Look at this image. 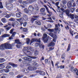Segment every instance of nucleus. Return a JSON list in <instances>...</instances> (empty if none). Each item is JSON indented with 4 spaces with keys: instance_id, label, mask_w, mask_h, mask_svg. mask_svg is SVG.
Here are the masks:
<instances>
[{
    "instance_id": "e433bc0d",
    "label": "nucleus",
    "mask_w": 78,
    "mask_h": 78,
    "mask_svg": "<svg viewBox=\"0 0 78 78\" xmlns=\"http://www.w3.org/2000/svg\"><path fill=\"white\" fill-rule=\"evenodd\" d=\"M0 9H3V6L2 4V2H0Z\"/></svg>"
},
{
    "instance_id": "3c124183",
    "label": "nucleus",
    "mask_w": 78,
    "mask_h": 78,
    "mask_svg": "<svg viewBox=\"0 0 78 78\" xmlns=\"http://www.w3.org/2000/svg\"><path fill=\"white\" fill-rule=\"evenodd\" d=\"M39 17V16H33V17L35 18V19H37V18H38Z\"/></svg>"
},
{
    "instance_id": "0e129e2a",
    "label": "nucleus",
    "mask_w": 78,
    "mask_h": 78,
    "mask_svg": "<svg viewBox=\"0 0 78 78\" xmlns=\"http://www.w3.org/2000/svg\"><path fill=\"white\" fill-rule=\"evenodd\" d=\"M65 28L66 30H69V26H67L66 27H65Z\"/></svg>"
},
{
    "instance_id": "5701e85b",
    "label": "nucleus",
    "mask_w": 78,
    "mask_h": 78,
    "mask_svg": "<svg viewBox=\"0 0 78 78\" xmlns=\"http://www.w3.org/2000/svg\"><path fill=\"white\" fill-rule=\"evenodd\" d=\"M26 43L27 45H28L30 42V39L29 38H27L26 39Z\"/></svg>"
},
{
    "instance_id": "6e6552de",
    "label": "nucleus",
    "mask_w": 78,
    "mask_h": 78,
    "mask_svg": "<svg viewBox=\"0 0 78 78\" xmlns=\"http://www.w3.org/2000/svg\"><path fill=\"white\" fill-rule=\"evenodd\" d=\"M10 35H9L8 34H3L2 36H0V41H3V38H4L5 37H9Z\"/></svg>"
},
{
    "instance_id": "79ce46f5",
    "label": "nucleus",
    "mask_w": 78,
    "mask_h": 78,
    "mask_svg": "<svg viewBox=\"0 0 78 78\" xmlns=\"http://www.w3.org/2000/svg\"><path fill=\"white\" fill-rule=\"evenodd\" d=\"M61 74H59L57 76L56 78H61Z\"/></svg>"
},
{
    "instance_id": "37998d69",
    "label": "nucleus",
    "mask_w": 78,
    "mask_h": 78,
    "mask_svg": "<svg viewBox=\"0 0 78 78\" xmlns=\"http://www.w3.org/2000/svg\"><path fill=\"white\" fill-rule=\"evenodd\" d=\"M15 22V25H16V26H18V25H19V23L17 21H14Z\"/></svg>"
},
{
    "instance_id": "a211bd4d",
    "label": "nucleus",
    "mask_w": 78,
    "mask_h": 78,
    "mask_svg": "<svg viewBox=\"0 0 78 78\" xmlns=\"http://www.w3.org/2000/svg\"><path fill=\"white\" fill-rule=\"evenodd\" d=\"M68 7V8H71L72 5V3L70 2H69L67 4Z\"/></svg>"
},
{
    "instance_id": "8fccbe9b",
    "label": "nucleus",
    "mask_w": 78,
    "mask_h": 78,
    "mask_svg": "<svg viewBox=\"0 0 78 78\" xmlns=\"http://www.w3.org/2000/svg\"><path fill=\"white\" fill-rule=\"evenodd\" d=\"M11 28V27H7L6 28V29L7 31H8V30H10V29Z\"/></svg>"
},
{
    "instance_id": "69168bd1",
    "label": "nucleus",
    "mask_w": 78,
    "mask_h": 78,
    "mask_svg": "<svg viewBox=\"0 0 78 78\" xmlns=\"http://www.w3.org/2000/svg\"><path fill=\"white\" fill-rule=\"evenodd\" d=\"M60 69H64V65L63 66H60Z\"/></svg>"
},
{
    "instance_id": "c03bdc74",
    "label": "nucleus",
    "mask_w": 78,
    "mask_h": 78,
    "mask_svg": "<svg viewBox=\"0 0 78 78\" xmlns=\"http://www.w3.org/2000/svg\"><path fill=\"white\" fill-rule=\"evenodd\" d=\"M5 17H6V18H9V17H11V15L10 14H7Z\"/></svg>"
},
{
    "instance_id": "f8f14e48",
    "label": "nucleus",
    "mask_w": 78,
    "mask_h": 78,
    "mask_svg": "<svg viewBox=\"0 0 78 78\" xmlns=\"http://www.w3.org/2000/svg\"><path fill=\"white\" fill-rule=\"evenodd\" d=\"M66 14L68 16L70 15V10L69 9H66L65 10Z\"/></svg>"
},
{
    "instance_id": "774afa93",
    "label": "nucleus",
    "mask_w": 78,
    "mask_h": 78,
    "mask_svg": "<svg viewBox=\"0 0 78 78\" xmlns=\"http://www.w3.org/2000/svg\"><path fill=\"white\" fill-rule=\"evenodd\" d=\"M13 0H9V3H13Z\"/></svg>"
},
{
    "instance_id": "a18cd8bd",
    "label": "nucleus",
    "mask_w": 78,
    "mask_h": 78,
    "mask_svg": "<svg viewBox=\"0 0 78 78\" xmlns=\"http://www.w3.org/2000/svg\"><path fill=\"white\" fill-rule=\"evenodd\" d=\"M62 8H64V9H66L67 7H66V6L65 5H61Z\"/></svg>"
},
{
    "instance_id": "f704fd0d",
    "label": "nucleus",
    "mask_w": 78,
    "mask_h": 78,
    "mask_svg": "<svg viewBox=\"0 0 78 78\" xmlns=\"http://www.w3.org/2000/svg\"><path fill=\"white\" fill-rule=\"evenodd\" d=\"M39 52L37 50H36L34 52V55L35 56H37L38 55Z\"/></svg>"
},
{
    "instance_id": "7c9ffc66",
    "label": "nucleus",
    "mask_w": 78,
    "mask_h": 78,
    "mask_svg": "<svg viewBox=\"0 0 78 78\" xmlns=\"http://www.w3.org/2000/svg\"><path fill=\"white\" fill-rule=\"evenodd\" d=\"M24 11L26 13V14H28L29 12V10L25 8L24 9Z\"/></svg>"
},
{
    "instance_id": "0eeeda50",
    "label": "nucleus",
    "mask_w": 78,
    "mask_h": 78,
    "mask_svg": "<svg viewBox=\"0 0 78 78\" xmlns=\"http://www.w3.org/2000/svg\"><path fill=\"white\" fill-rule=\"evenodd\" d=\"M39 42L40 43H41V40H40V38H39L38 39L32 38L30 41V44H32V43H33V42Z\"/></svg>"
},
{
    "instance_id": "a19ab883",
    "label": "nucleus",
    "mask_w": 78,
    "mask_h": 78,
    "mask_svg": "<svg viewBox=\"0 0 78 78\" xmlns=\"http://www.w3.org/2000/svg\"><path fill=\"white\" fill-rule=\"evenodd\" d=\"M9 21H11V22H13V21H14L15 20V19L14 18H12L9 19Z\"/></svg>"
},
{
    "instance_id": "bf43d9fd",
    "label": "nucleus",
    "mask_w": 78,
    "mask_h": 78,
    "mask_svg": "<svg viewBox=\"0 0 78 78\" xmlns=\"http://www.w3.org/2000/svg\"><path fill=\"white\" fill-rule=\"evenodd\" d=\"M23 58H24V60H26V61H27L28 60V57H23Z\"/></svg>"
},
{
    "instance_id": "338daca9",
    "label": "nucleus",
    "mask_w": 78,
    "mask_h": 78,
    "mask_svg": "<svg viewBox=\"0 0 78 78\" xmlns=\"http://www.w3.org/2000/svg\"><path fill=\"white\" fill-rule=\"evenodd\" d=\"M59 16L60 17H61V18H63V14H59Z\"/></svg>"
},
{
    "instance_id": "f257e3e1",
    "label": "nucleus",
    "mask_w": 78,
    "mask_h": 78,
    "mask_svg": "<svg viewBox=\"0 0 78 78\" xmlns=\"http://www.w3.org/2000/svg\"><path fill=\"white\" fill-rule=\"evenodd\" d=\"M15 44L12 43L11 44L7 43L2 44L0 45V50L5 49H12V47H14Z\"/></svg>"
},
{
    "instance_id": "bb28decb",
    "label": "nucleus",
    "mask_w": 78,
    "mask_h": 78,
    "mask_svg": "<svg viewBox=\"0 0 78 78\" xmlns=\"http://www.w3.org/2000/svg\"><path fill=\"white\" fill-rule=\"evenodd\" d=\"M27 48V50H32V48L30 46H27V47L25 48Z\"/></svg>"
},
{
    "instance_id": "4d7b16f0",
    "label": "nucleus",
    "mask_w": 78,
    "mask_h": 78,
    "mask_svg": "<svg viewBox=\"0 0 78 78\" xmlns=\"http://www.w3.org/2000/svg\"><path fill=\"white\" fill-rule=\"evenodd\" d=\"M27 61H28V62H31L32 61V59L28 58Z\"/></svg>"
},
{
    "instance_id": "ddd939ff",
    "label": "nucleus",
    "mask_w": 78,
    "mask_h": 78,
    "mask_svg": "<svg viewBox=\"0 0 78 78\" xmlns=\"http://www.w3.org/2000/svg\"><path fill=\"white\" fill-rule=\"evenodd\" d=\"M9 64L10 65V66H12L13 67H17V65L16 64H15L14 63H13L12 62H9Z\"/></svg>"
},
{
    "instance_id": "864d4df0",
    "label": "nucleus",
    "mask_w": 78,
    "mask_h": 78,
    "mask_svg": "<svg viewBox=\"0 0 78 78\" xmlns=\"http://www.w3.org/2000/svg\"><path fill=\"white\" fill-rule=\"evenodd\" d=\"M29 57L30 58H32V59H36V58H37L36 57L29 56Z\"/></svg>"
},
{
    "instance_id": "393cba45",
    "label": "nucleus",
    "mask_w": 78,
    "mask_h": 78,
    "mask_svg": "<svg viewBox=\"0 0 78 78\" xmlns=\"http://www.w3.org/2000/svg\"><path fill=\"white\" fill-rule=\"evenodd\" d=\"M5 61V59L4 58H0V63H2Z\"/></svg>"
},
{
    "instance_id": "4be33fe9",
    "label": "nucleus",
    "mask_w": 78,
    "mask_h": 78,
    "mask_svg": "<svg viewBox=\"0 0 78 78\" xmlns=\"http://www.w3.org/2000/svg\"><path fill=\"white\" fill-rule=\"evenodd\" d=\"M55 33H57L58 30V31H59V32H60V31H61V29H59L58 28H55Z\"/></svg>"
},
{
    "instance_id": "09e8293b",
    "label": "nucleus",
    "mask_w": 78,
    "mask_h": 78,
    "mask_svg": "<svg viewBox=\"0 0 78 78\" xmlns=\"http://www.w3.org/2000/svg\"><path fill=\"white\" fill-rule=\"evenodd\" d=\"M62 3H63V5H66V4L67 3V1L66 0H63V1H62Z\"/></svg>"
},
{
    "instance_id": "4c0bfd02",
    "label": "nucleus",
    "mask_w": 78,
    "mask_h": 78,
    "mask_svg": "<svg viewBox=\"0 0 78 78\" xmlns=\"http://www.w3.org/2000/svg\"><path fill=\"white\" fill-rule=\"evenodd\" d=\"M23 52L24 53V54L26 55L28 50L27 49H23Z\"/></svg>"
},
{
    "instance_id": "f3484780",
    "label": "nucleus",
    "mask_w": 78,
    "mask_h": 78,
    "mask_svg": "<svg viewBox=\"0 0 78 78\" xmlns=\"http://www.w3.org/2000/svg\"><path fill=\"white\" fill-rule=\"evenodd\" d=\"M55 43L53 42H51L48 44V46L49 47H54L55 46Z\"/></svg>"
},
{
    "instance_id": "5fc2aeb1",
    "label": "nucleus",
    "mask_w": 78,
    "mask_h": 78,
    "mask_svg": "<svg viewBox=\"0 0 78 78\" xmlns=\"http://www.w3.org/2000/svg\"><path fill=\"white\" fill-rule=\"evenodd\" d=\"M9 73L10 75L12 76L14 75V73L13 72H10Z\"/></svg>"
},
{
    "instance_id": "c9c22d12",
    "label": "nucleus",
    "mask_w": 78,
    "mask_h": 78,
    "mask_svg": "<svg viewBox=\"0 0 78 78\" xmlns=\"http://www.w3.org/2000/svg\"><path fill=\"white\" fill-rule=\"evenodd\" d=\"M23 76L22 75H19L16 76L17 78H23Z\"/></svg>"
},
{
    "instance_id": "aec40b11",
    "label": "nucleus",
    "mask_w": 78,
    "mask_h": 78,
    "mask_svg": "<svg viewBox=\"0 0 78 78\" xmlns=\"http://www.w3.org/2000/svg\"><path fill=\"white\" fill-rule=\"evenodd\" d=\"M35 23H36L37 25H41V21L39 20H37L35 21Z\"/></svg>"
},
{
    "instance_id": "cd10ccee",
    "label": "nucleus",
    "mask_w": 78,
    "mask_h": 78,
    "mask_svg": "<svg viewBox=\"0 0 78 78\" xmlns=\"http://www.w3.org/2000/svg\"><path fill=\"white\" fill-rule=\"evenodd\" d=\"M31 55V52L28 51H27V52H26V55H29L30 56V55Z\"/></svg>"
},
{
    "instance_id": "a878e982",
    "label": "nucleus",
    "mask_w": 78,
    "mask_h": 78,
    "mask_svg": "<svg viewBox=\"0 0 78 78\" xmlns=\"http://www.w3.org/2000/svg\"><path fill=\"white\" fill-rule=\"evenodd\" d=\"M49 31H50V32H54L55 33V30L54 29H49L48 30Z\"/></svg>"
},
{
    "instance_id": "052dcab7",
    "label": "nucleus",
    "mask_w": 78,
    "mask_h": 78,
    "mask_svg": "<svg viewBox=\"0 0 78 78\" xmlns=\"http://www.w3.org/2000/svg\"><path fill=\"white\" fill-rule=\"evenodd\" d=\"M6 69H10V68H11V66H6Z\"/></svg>"
},
{
    "instance_id": "603ef678",
    "label": "nucleus",
    "mask_w": 78,
    "mask_h": 78,
    "mask_svg": "<svg viewBox=\"0 0 78 78\" xmlns=\"http://www.w3.org/2000/svg\"><path fill=\"white\" fill-rule=\"evenodd\" d=\"M70 70L71 72H73V71H74V67H72L71 68Z\"/></svg>"
},
{
    "instance_id": "ea45409f",
    "label": "nucleus",
    "mask_w": 78,
    "mask_h": 78,
    "mask_svg": "<svg viewBox=\"0 0 78 78\" xmlns=\"http://www.w3.org/2000/svg\"><path fill=\"white\" fill-rule=\"evenodd\" d=\"M27 2L26 1H23V5L24 6H26V5H27Z\"/></svg>"
},
{
    "instance_id": "1a4fd4ad",
    "label": "nucleus",
    "mask_w": 78,
    "mask_h": 78,
    "mask_svg": "<svg viewBox=\"0 0 78 78\" xmlns=\"http://www.w3.org/2000/svg\"><path fill=\"white\" fill-rule=\"evenodd\" d=\"M28 9L29 11H33L34 9V8L32 5H29L28 7Z\"/></svg>"
},
{
    "instance_id": "20e7f679",
    "label": "nucleus",
    "mask_w": 78,
    "mask_h": 78,
    "mask_svg": "<svg viewBox=\"0 0 78 78\" xmlns=\"http://www.w3.org/2000/svg\"><path fill=\"white\" fill-rule=\"evenodd\" d=\"M14 29H11L10 31V34H12V35L11 37H9V40H11V39H13L12 37H15V35L16 34V33L15 32H13Z\"/></svg>"
},
{
    "instance_id": "58836bf2",
    "label": "nucleus",
    "mask_w": 78,
    "mask_h": 78,
    "mask_svg": "<svg viewBox=\"0 0 78 78\" xmlns=\"http://www.w3.org/2000/svg\"><path fill=\"white\" fill-rule=\"evenodd\" d=\"M40 75H41L44 76L45 75V73L44 72L40 71Z\"/></svg>"
},
{
    "instance_id": "c756f323",
    "label": "nucleus",
    "mask_w": 78,
    "mask_h": 78,
    "mask_svg": "<svg viewBox=\"0 0 78 78\" xmlns=\"http://www.w3.org/2000/svg\"><path fill=\"white\" fill-rule=\"evenodd\" d=\"M37 20V19L32 18L31 19V20H30V22H31V23H33V22H34V21L35 20Z\"/></svg>"
},
{
    "instance_id": "412c9836",
    "label": "nucleus",
    "mask_w": 78,
    "mask_h": 78,
    "mask_svg": "<svg viewBox=\"0 0 78 78\" xmlns=\"http://www.w3.org/2000/svg\"><path fill=\"white\" fill-rule=\"evenodd\" d=\"M15 41L16 43L17 44H22L21 42H20L19 40V39H16L15 40Z\"/></svg>"
},
{
    "instance_id": "9d476101",
    "label": "nucleus",
    "mask_w": 78,
    "mask_h": 78,
    "mask_svg": "<svg viewBox=\"0 0 78 78\" xmlns=\"http://www.w3.org/2000/svg\"><path fill=\"white\" fill-rule=\"evenodd\" d=\"M23 19L25 21L28 20V16L27 15H24L23 16Z\"/></svg>"
},
{
    "instance_id": "473e14b6",
    "label": "nucleus",
    "mask_w": 78,
    "mask_h": 78,
    "mask_svg": "<svg viewBox=\"0 0 78 78\" xmlns=\"http://www.w3.org/2000/svg\"><path fill=\"white\" fill-rule=\"evenodd\" d=\"M70 47H71L70 44H69L68 45V48L66 50L67 51H69L70 50Z\"/></svg>"
},
{
    "instance_id": "13d9d810",
    "label": "nucleus",
    "mask_w": 78,
    "mask_h": 78,
    "mask_svg": "<svg viewBox=\"0 0 78 78\" xmlns=\"http://www.w3.org/2000/svg\"><path fill=\"white\" fill-rule=\"evenodd\" d=\"M14 22H13L12 24V25L13 27H14L15 26V23Z\"/></svg>"
},
{
    "instance_id": "e2e57ef3",
    "label": "nucleus",
    "mask_w": 78,
    "mask_h": 78,
    "mask_svg": "<svg viewBox=\"0 0 78 78\" xmlns=\"http://www.w3.org/2000/svg\"><path fill=\"white\" fill-rule=\"evenodd\" d=\"M51 64L52 65V66L53 67H54V64H53V61L51 60Z\"/></svg>"
},
{
    "instance_id": "6e6d98bb",
    "label": "nucleus",
    "mask_w": 78,
    "mask_h": 78,
    "mask_svg": "<svg viewBox=\"0 0 78 78\" xmlns=\"http://www.w3.org/2000/svg\"><path fill=\"white\" fill-rule=\"evenodd\" d=\"M20 46L21 45L19 44H17L16 45V47L17 48H20Z\"/></svg>"
},
{
    "instance_id": "49530a36",
    "label": "nucleus",
    "mask_w": 78,
    "mask_h": 78,
    "mask_svg": "<svg viewBox=\"0 0 78 78\" xmlns=\"http://www.w3.org/2000/svg\"><path fill=\"white\" fill-rule=\"evenodd\" d=\"M35 0H30L29 1L30 3H32L35 2Z\"/></svg>"
},
{
    "instance_id": "2eb2a0df",
    "label": "nucleus",
    "mask_w": 78,
    "mask_h": 78,
    "mask_svg": "<svg viewBox=\"0 0 78 78\" xmlns=\"http://www.w3.org/2000/svg\"><path fill=\"white\" fill-rule=\"evenodd\" d=\"M20 29H22V30L24 33H25V32H27V31H28V29L27 28H23L22 27H21L20 28Z\"/></svg>"
},
{
    "instance_id": "6ab92c4d",
    "label": "nucleus",
    "mask_w": 78,
    "mask_h": 78,
    "mask_svg": "<svg viewBox=\"0 0 78 78\" xmlns=\"http://www.w3.org/2000/svg\"><path fill=\"white\" fill-rule=\"evenodd\" d=\"M68 16V17H70V18H71V19H74V15L72 13H70Z\"/></svg>"
},
{
    "instance_id": "39448f33",
    "label": "nucleus",
    "mask_w": 78,
    "mask_h": 78,
    "mask_svg": "<svg viewBox=\"0 0 78 78\" xmlns=\"http://www.w3.org/2000/svg\"><path fill=\"white\" fill-rule=\"evenodd\" d=\"M48 37L47 36V34H44L43 37H42V40L44 41V43H47L48 41Z\"/></svg>"
},
{
    "instance_id": "423d86ee",
    "label": "nucleus",
    "mask_w": 78,
    "mask_h": 78,
    "mask_svg": "<svg viewBox=\"0 0 78 78\" xmlns=\"http://www.w3.org/2000/svg\"><path fill=\"white\" fill-rule=\"evenodd\" d=\"M6 6L9 10H12V9H13V5L12 4L8 3L7 4Z\"/></svg>"
},
{
    "instance_id": "2f4dec72",
    "label": "nucleus",
    "mask_w": 78,
    "mask_h": 78,
    "mask_svg": "<svg viewBox=\"0 0 78 78\" xmlns=\"http://www.w3.org/2000/svg\"><path fill=\"white\" fill-rule=\"evenodd\" d=\"M1 20L3 23H5V22H6V19L5 18H2Z\"/></svg>"
},
{
    "instance_id": "b1692460",
    "label": "nucleus",
    "mask_w": 78,
    "mask_h": 78,
    "mask_svg": "<svg viewBox=\"0 0 78 78\" xmlns=\"http://www.w3.org/2000/svg\"><path fill=\"white\" fill-rule=\"evenodd\" d=\"M40 11L41 12H44L45 11V9L44 8H41L40 9Z\"/></svg>"
},
{
    "instance_id": "c85d7f7f",
    "label": "nucleus",
    "mask_w": 78,
    "mask_h": 78,
    "mask_svg": "<svg viewBox=\"0 0 78 78\" xmlns=\"http://www.w3.org/2000/svg\"><path fill=\"white\" fill-rule=\"evenodd\" d=\"M3 70L5 73H8L10 71V70L9 69H3Z\"/></svg>"
},
{
    "instance_id": "72a5a7b5",
    "label": "nucleus",
    "mask_w": 78,
    "mask_h": 78,
    "mask_svg": "<svg viewBox=\"0 0 78 78\" xmlns=\"http://www.w3.org/2000/svg\"><path fill=\"white\" fill-rule=\"evenodd\" d=\"M69 31L70 34H71L72 36H73V34L74 31L73 30H69Z\"/></svg>"
},
{
    "instance_id": "9b49d317",
    "label": "nucleus",
    "mask_w": 78,
    "mask_h": 78,
    "mask_svg": "<svg viewBox=\"0 0 78 78\" xmlns=\"http://www.w3.org/2000/svg\"><path fill=\"white\" fill-rule=\"evenodd\" d=\"M21 14H22V13L20 12H19L18 13H16V16L18 18H20L21 17Z\"/></svg>"
},
{
    "instance_id": "680f3d73",
    "label": "nucleus",
    "mask_w": 78,
    "mask_h": 78,
    "mask_svg": "<svg viewBox=\"0 0 78 78\" xmlns=\"http://www.w3.org/2000/svg\"><path fill=\"white\" fill-rule=\"evenodd\" d=\"M74 18L76 19H77V20H78V16L76 15L74 16Z\"/></svg>"
},
{
    "instance_id": "4468645a",
    "label": "nucleus",
    "mask_w": 78,
    "mask_h": 78,
    "mask_svg": "<svg viewBox=\"0 0 78 78\" xmlns=\"http://www.w3.org/2000/svg\"><path fill=\"white\" fill-rule=\"evenodd\" d=\"M44 7L45 8L47 12L49 14H50L51 13V12L49 11V10L48 9V7H47V6L46 5H44Z\"/></svg>"
},
{
    "instance_id": "de8ad7c7",
    "label": "nucleus",
    "mask_w": 78,
    "mask_h": 78,
    "mask_svg": "<svg viewBox=\"0 0 78 78\" xmlns=\"http://www.w3.org/2000/svg\"><path fill=\"white\" fill-rule=\"evenodd\" d=\"M27 22H24L23 23V27H26V26H27Z\"/></svg>"
},
{
    "instance_id": "f03ea898",
    "label": "nucleus",
    "mask_w": 78,
    "mask_h": 78,
    "mask_svg": "<svg viewBox=\"0 0 78 78\" xmlns=\"http://www.w3.org/2000/svg\"><path fill=\"white\" fill-rule=\"evenodd\" d=\"M37 63L36 62H34L33 63V65L34 67H29L27 68L28 69H24L23 70V72L25 73H28L29 72L28 70H36L37 69L36 68V66H37Z\"/></svg>"
},
{
    "instance_id": "7ed1b4c3",
    "label": "nucleus",
    "mask_w": 78,
    "mask_h": 78,
    "mask_svg": "<svg viewBox=\"0 0 78 78\" xmlns=\"http://www.w3.org/2000/svg\"><path fill=\"white\" fill-rule=\"evenodd\" d=\"M49 35L52 37L53 39L52 40L53 42H56V40H57V37H58L57 35L55 34H53V33L51 32L49 34Z\"/></svg>"
},
{
    "instance_id": "dca6fc26",
    "label": "nucleus",
    "mask_w": 78,
    "mask_h": 78,
    "mask_svg": "<svg viewBox=\"0 0 78 78\" xmlns=\"http://www.w3.org/2000/svg\"><path fill=\"white\" fill-rule=\"evenodd\" d=\"M3 64H5V63L0 64V70H1V69H3L5 67V66L4 65H3Z\"/></svg>"
}]
</instances>
